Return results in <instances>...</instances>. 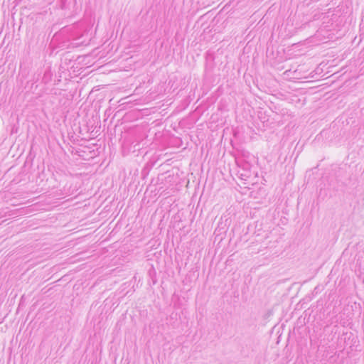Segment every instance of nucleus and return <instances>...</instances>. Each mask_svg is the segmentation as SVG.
Instances as JSON below:
<instances>
[{"instance_id":"2","label":"nucleus","mask_w":364,"mask_h":364,"mask_svg":"<svg viewBox=\"0 0 364 364\" xmlns=\"http://www.w3.org/2000/svg\"><path fill=\"white\" fill-rule=\"evenodd\" d=\"M52 76H53V73H52L50 69L48 68V69L46 70V71L44 72L43 77L42 78V81L46 84L51 80Z\"/></svg>"},{"instance_id":"1","label":"nucleus","mask_w":364,"mask_h":364,"mask_svg":"<svg viewBox=\"0 0 364 364\" xmlns=\"http://www.w3.org/2000/svg\"><path fill=\"white\" fill-rule=\"evenodd\" d=\"M87 34V29L83 23H78L65 27L60 32V36H64L66 41L75 46L86 43L85 36Z\"/></svg>"}]
</instances>
